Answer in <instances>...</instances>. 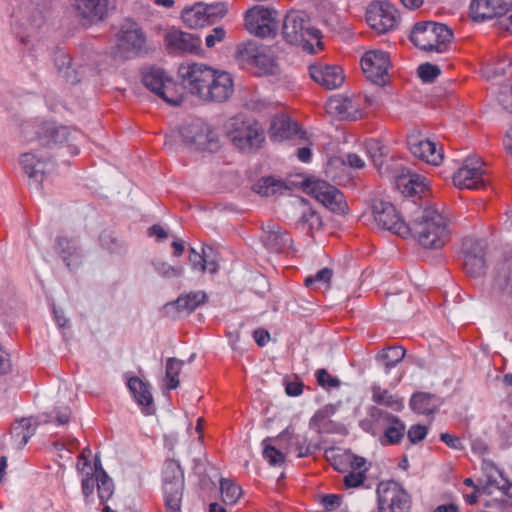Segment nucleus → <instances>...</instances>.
<instances>
[{
  "label": "nucleus",
  "instance_id": "42",
  "mask_svg": "<svg viewBox=\"0 0 512 512\" xmlns=\"http://www.w3.org/2000/svg\"><path fill=\"white\" fill-rule=\"evenodd\" d=\"M463 268L465 272L473 278H478L486 272V260L485 257L463 256Z\"/></svg>",
  "mask_w": 512,
  "mask_h": 512
},
{
  "label": "nucleus",
  "instance_id": "61",
  "mask_svg": "<svg viewBox=\"0 0 512 512\" xmlns=\"http://www.w3.org/2000/svg\"><path fill=\"white\" fill-rule=\"evenodd\" d=\"M225 36L226 31L223 27H215L208 35H206L205 44L208 48H213L217 43L222 42L225 39Z\"/></svg>",
  "mask_w": 512,
  "mask_h": 512
},
{
  "label": "nucleus",
  "instance_id": "28",
  "mask_svg": "<svg viewBox=\"0 0 512 512\" xmlns=\"http://www.w3.org/2000/svg\"><path fill=\"white\" fill-rule=\"evenodd\" d=\"M20 165L28 178L34 181L35 188L39 189L47 166L46 161L34 153L27 152L20 156Z\"/></svg>",
  "mask_w": 512,
  "mask_h": 512
},
{
  "label": "nucleus",
  "instance_id": "46",
  "mask_svg": "<svg viewBox=\"0 0 512 512\" xmlns=\"http://www.w3.org/2000/svg\"><path fill=\"white\" fill-rule=\"evenodd\" d=\"M97 493L101 503L107 502L114 493V482L106 471L101 476H96Z\"/></svg>",
  "mask_w": 512,
  "mask_h": 512
},
{
  "label": "nucleus",
  "instance_id": "30",
  "mask_svg": "<svg viewBox=\"0 0 512 512\" xmlns=\"http://www.w3.org/2000/svg\"><path fill=\"white\" fill-rule=\"evenodd\" d=\"M298 124L286 115L275 116L270 126V138L274 141L290 139L298 134Z\"/></svg>",
  "mask_w": 512,
  "mask_h": 512
},
{
  "label": "nucleus",
  "instance_id": "40",
  "mask_svg": "<svg viewBox=\"0 0 512 512\" xmlns=\"http://www.w3.org/2000/svg\"><path fill=\"white\" fill-rule=\"evenodd\" d=\"M207 299V295L202 291L190 292L189 294L180 296L175 301L179 311L192 312L199 305L203 304Z\"/></svg>",
  "mask_w": 512,
  "mask_h": 512
},
{
  "label": "nucleus",
  "instance_id": "36",
  "mask_svg": "<svg viewBox=\"0 0 512 512\" xmlns=\"http://www.w3.org/2000/svg\"><path fill=\"white\" fill-rule=\"evenodd\" d=\"M512 62L507 56L494 57L485 63L481 69L486 79L492 80L506 73Z\"/></svg>",
  "mask_w": 512,
  "mask_h": 512
},
{
  "label": "nucleus",
  "instance_id": "10",
  "mask_svg": "<svg viewBox=\"0 0 512 512\" xmlns=\"http://www.w3.org/2000/svg\"><path fill=\"white\" fill-rule=\"evenodd\" d=\"M379 512H409L410 495L396 481L381 482L377 487Z\"/></svg>",
  "mask_w": 512,
  "mask_h": 512
},
{
  "label": "nucleus",
  "instance_id": "31",
  "mask_svg": "<svg viewBox=\"0 0 512 512\" xmlns=\"http://www.w3.org/2000/svg\"><path fill=\"white\" fill-rule=\"evenodd\" d=\"M494 289L512 297V257L506 258L496 269Z\"/></svg>",
  "mask_w": 512,
  "mask_h": 512
},
{
  "label": "nucleus",
  "instance_id": "48",
  "mask_svg": "<svg viewBox=\"0 0 512 512\" xmlns=\"http://www.w3.org/2000/svg\"><path fill=\"white\" fill-rule=\"evenodd\" d=\"M204 9L206 11V23L212 25L223 19L227 12L228 6L226 2H215L211 4L204 3Z\"/></svg>",
  "mask_w": 512,
  "mask_h": 512
},
{
  "label": "nucleus",
  "instance_id": "20",
  "mask_svg": "<svg viewBox=\"0 0 512 512\" xmlns=\"http://www.w3.org/2000/svg\"><path fill=\"white\" fill-rule=\"evenodd\" d=\"M408 147L412 155L427 164L438 166L443 161L442 148H437V144L429 139L423 138L417 134L408 136Z\"/></svg>",
  "mask_w": 512,
  "mask_h": 512
},
{
  "label": "nucleus",
  "instance_id": "41",
  "mask_svg": "<svg viewBox=\"0 0 512 512\" xmlns=\"http://www.w3.org/2000/svg\"><path fill=\"white\" fill-rule=\"evenodd\" d=\"M184 361L171 357L166 361L165 379L167 381V389H176L179 386L178 376L182 370Z\"/></svg>",
  "mask_w": 512,
  "mask_h": 512
},
{
  "label": "nucleus",
  "instance_id": "5",
  "mask_svg": "<svg viewBox=\"0 0 512 512\" xmlns=\"http://www.w3.org/2000/svg\"><path fill=\"white\" fill-rule=\"evenodd\" d=\"M452 38V31L447 25L434 21L416 23L410 34V40L415 46L437 53H444Z\"/></svg>",
  "mask_w": 512,
  "mask_h": 512
},
{
  "label": "nucleus",
  "instance_id": "39",
  "mask_svg": "<svg viewBox=\"0 0 512 512\" xmlns=\"http://www.w3.org/2000/svg\"><path fill=\"white\" fill-rule=\"evenodd\" d=\"M410 407L419 414H430L436 408L434 396L428 393H414L410 399Z\"/></svg>",
  "mask_w": 512,
  "mask_h": 512
},
{
  "label": "nucleus",
  "instance_id": "18",
  "mask_svg": "<svg viewBox=\"0 0 512 512\" xmlns=\"http://www.w3.org/2000/svg\"><path fill=\"white\" fill-rule=\"evenodd\" d=\"M479 159L468 158L453 175V183L460 189H479L485 185L484 169Z\"/></svg>",
  "mask_w": 512,
  "mask_h": 512
},
{
  "label": "nucleus",
  "instance_id": "57",
  "mask_svg": "<svg viewBox=\"0 0 512 512\" xmlns=\"http://www.w3.org/2000/svg\"><path fill=\"white\" fill-rule=\"evenodd\" d=\"M329 419L325 411H318L310 420V427L318 433L328 432Z\"/></svg>",
  "mask_w": 512,
  "mask_h": 512
},
{
  "label": "nucleus",
  "instance_id": "33",
  "mask_svg": "<svg viewBox=\"0 0 512 512\" xmlns=\"http://www.w3.org/2000/svg\"><path fill=\"white\" fill-rule=\"evenodd\" d=\"M128 387L137 403L144 407V413L151 414L153 411V397L148 385L138 377H131L128 381Z\"/></svg>",
  "mask_w": 512,
  "mask_h": 512
},
{
  "label": "nucleus",
  "instance_id": "44",
  "mask_svg": "<svg viewBox=\"0 0 512 512\" xmlns=\"http://www.w3.org/2000/svg\"><path fill=\"white\" fill-rule=\"evenodd\" d=\"M220 490L223 502L227 505L235 504L242 494L240 486L225 478L220 481Z\"/></svg>",
  "mask_w": 512,
  "mask_h": 512
},
{
  "label": "nucleus",
  "instance_id": "1",
  "mask_svg": "<svg viewBox=\"0 0 512 512\" xmlns=\"http://www.w3.org/2000/svg\"><path fill=\"white\" fill-rule=\"evenodd\" d=\"M178 75L184 88L207 102H224L233 93V79L204 63L186 62L179 66Z\"/></svg>",
  "mask_w": 512,
  "mask_h": 512
},
{
  "label": "nucleus",
  "instance_id": "38",
  "mask_svg": "<svg viewBox=\"0 0 512 512\" xmlns=\"http://www.w3.org/2000/svg\"><path fill=\"white\" fill-rule=\"evenodd\" d=\"M372 399L375 403L387 406L396 412L401 411L404 407L401 398L390 394L387 390L382 389L379 386L372 387Z\"/></svg>",
  "mask_w": 512,
  "mask_h": 512
},
{
  "label": "nucleus",
  "instance_id": "51",
  "mask_svg": "<svg viewBox=\"0 0 512 512\" xmlns=\"http://www.w3.org/2000/svg\"><path fill=\"white\" fill-rule=\"evenodd\" d=\"M486 243L481 239L466 237L463 239L461 252L463 256L485 257Z\"/></svg>",
  "mask_w": 512,
  "mask_h": 512
},
{
  "label": "nucleus",
  "instance_id": "2",
  "mask_svg": "<svg viewBox=\"0 0 512 512\" xmlns=\"http://www.w3.org/2000/svg\"><path fill=\"white\" fill-rule=\"evenodd\" d=\"M410 234L417 238L422 247L440 249L450 240V220L436 207L428 206L413 219Z\"/></svg>",
  "mask_w": 512,
  "mask_h": 512
},
{
  "label": "nucleus",
  "instance_id": "14",
  "mask_svg": "<svg viewBox=\"0 0 512 512\" xmlns=\"http://www.w3.org/2000/svg\"><path fill=\"white\" fill-rule=\"evenodd\" d=\"M366 21L377 32L385 33L396 27L399 22V14L391 3L375 1L367 8Z\"/></svg>",
  "mask_w": 512,
  "mask_h": 512
},
{
  "label": "nucleus",
  "instance_id": "29",
  "mask_svg": "<svg viewBox=\"0 0 512 512\" xmlns=\"http://www.w3.org/2000/svg\"><path fill=\"white\" fill-rule=\"evenodd\" d=\"M481 471L483 475L479 478L478 482L481 485L482 493L491 495L494 488L501 490L502 478L505 477L502 471H500L493 462L483 460Z\"/></svg>",
  "mask_w": 512,
  "mask_h": 512
},
{
  "label": "nucleus",
  "instance_id": "26",
  "mask_svg": "<svg viewBox=\"0 0 512 512\" xmlns=\"http://www.w3.org/2000/svg\"><path fill=\"white\" fill-rule=\"evenodd\" d=\"M261 240L264 246L273 252H282L288 248L292 242L289 234L275 223L269 222L262 229Z\"/></svg>",
  "mask_w": 512,
  "mask_h": 512
},
{
  "label": "nucleus",
  "instance_id": "15",
  "mask_svg": "<svg viewBox=\"0 0 512 512\" xmlns=\"http://www.w3.org/2000/svg\"><path fill=\"white\" fill-rule=\"evenodd\" d=\"M310 194L326 208L336 213H344L347 205L343 193L325 181H313L308 184Z\"/></svg>",
  "mask_w": 512,
  "mask_h": 512
},
{
  "label": "nucleus",
  "instance_id": "6",
  "mask_svg": "<svg viewBox=\"0 0 512 512\" xmlns=\"http://www.w3.org/2000/svg\"><path fill=\"white\" fill-rule=\"evenodd\" d=\"M179 132L185 145L192 150L215 152L220 147L218 133L202 119L186 122Z\"/></svg>",
  "mask_w": 512,
  "mask_h": 512
},
{
  "label": "nucleus",
  "instance_id": "56",
  "mask_svg": "<svg viewBox=\"0 0 512 512\" xmlns=\"http://www.w3.org/2000/svg\"><path fill=\"white\" fill-rule=\"evenodd\" d=\"M441 71L437 65L424 63L418 67L419 77L427 83L433 82L440 75Z\"/></svg>",
  "mask_w": 512,
  "mask_h": 512
},
{
  "label": "nucleus",
  "instance_id": "12",
  "mask_svg": "<svg viewBox=\"0 0 512 512\" xmlns=\"http://www.w3.org/2000/svg\"><path fill=\"white\" fill-rule=\"evenodd\" d=\"M372 212L375 222L382 229L403 238L410 235V225L404 221L392 203L384 200H374Z\"/></svg>",
  "mask_w": 512,
  "mask_h": 512
},
{
  "label": "nucleus",
  "instance_id": "9",
  "mask_svg": "<svg viewBox=\"0 0 512 512\" xmlns=\"http://www.w3.org/2000/svg\"><path fill=\"white\" fill-rule=\"evenodd\" d=\"M38 138L43 145H67L68 151L72 155L79 153L78 143L84 138L83 134L67 126L58 125L54 122L43 123L38 132Z\"/></svg>",
  "mask_w": 512,
  "mask_h": 512
},
{
  "label": "nucleus",
  "instance_id": "55",
  "mask_svg": "<svg viewBox=\"0 0 512 512\" xmlns=\"http://www.w3.org/2000/svg\"><path fill=\"white\" fill-rule=\"evenodd\" d=\"M205 250L202 248V253H198L195 248L189 249V263L192 270L204 273L206 271V257Z\"/></svg>",
  "mask_w": 512,
  "mask_h": 512
},
{
  "label": "nucleus",
  "instance_id": "3",
  "mask_svg": "<svg viewBox=\"0 0 512 512\" xmlns=\"http://www.w3.org/2000/svg\"><path fill=\"white\" fill-rule=\"evenodd\" d=\"M284 39L300 46L310 54L322 49L321 32L315 28L309 16L303 11H290L286 14L282 27Z\"/></svg>",
  "mask_w": 512,
  "mask_h": 512
},
{
  "label": "nucleus",
  "instance_id": "64",
  "mask_svg": "<svg viewBox=\"0 0 512 512\" xmlns=\"http://www.w3.org/2000/svg\"><path fill=\"white\" fill-rule=\"evenodd\" d=\"M95 484H96V476L90 475L89 473H87L86 476L82 479L81 488H82V493L86 499L89 498L93 494Z\"/></svg>",
  "mask_w": 512,
  "mask_h": 512
},
{
  "label": "nucleus",
  "instance_id": "45",
  "mask_svg": "<svg viewBox=\"0 0 512 512\" xmlns=\"http://www.w3.org/2000/svg\"><path fill=\"white\" fill-rule=\"evenodd\" d=\"M366 149L376 167L383 165V158L388 155V147L378 139L366 141Z\"/></svg>",
  "mask_w": 512,
  "mask_h": 512
},
{
  "label": "nucleus",
  "instance_id": "50",
  "mask_svg": "<svg viewBox=\"0 0 512 512\" xmlns=\"http://www.w3.org/2000/svg\"><path fill=\"white\" fill-rule=\"evenodd\" d=\"M283 188V183L272 177L263 178L254 185V191L262 196H273Z\"/></svg>",
  "mask_w": 512,
  "mask_h": 512
},
{
  "label": "nucleus",
  "instance_id": "8",
  "mask_svg": "<svg viewBox=\"0 0 512 512\" xmlns=\"http://www.w3.org/2000/svg\"><path fill=\"white\" fill-rule=\"evenodd\" d=\"M244 20L246 30L260 38L276 36L279 28L278 12L263 5L248 9Z\"/></svg>",
  "mask_w": 512,
  "mask_h": 512
},
{
  "label": "nucleus",
  "instance_id": "27",
  "mask_svg": "<svg viewBox=\"0 0 512 512\" xmlns=\"http://www.w3.org/2000/svg\"><path fill=\"white\" fill-rule=\"evenodd\" d=\"M78 14L90 24L103 20L108 14V0H75Z\"/></svg>",
  "mask_w": 512,
  "mask_h": 512
},
{
  "label": "nucleus",
  "instance_id": "24",
  "mask_svg": "<svg viewBox=\"0 0 512 512\" xmlns=\"http://www.w3.org/2000/svg\"><path fill=\"white\" fill-rule=\"evenodd\" d=\"M370 416L376 421H384L388 424L384 437L389 444L399 443L403 438L406 427L405 424L396 416L391 415L377 407L370 409Z\"/></svg>",
  "mask_w": 512,
  "mask_h": 512
},
{
  "label": "nucleus",
  "instance_id": "4",
  "mask_svg": "<svg viewBox=\"0 0 512 512\" xmlns=\"http://www.w3.org/2000/svg\"><path fill=\"white\" fill-rule=\"evenodd\" d=\"M325 457L335 470L347 473L343 478L346 488L359 487L366 480V472L369 467L364 457L338 447L326 449Z\"/></svg>",
  "mask_w": 512,
  "mask_h": 512
},
{
  "label": "nucleus",
  "instance_id": "19",
  "mask_svg": "<svg viewBox=\"0 0 512 512\" xmlns=\"http://www.w3.org/2000/svg\"><path fill=\"white\" fill-rule=\"evenodd\" d=\"M142 82L150 91L157 96L161 97L165 102L171 105H179L181 99L179 97H170L168 92L173 87L172 80L166 75L165 71L161 68H151L144 73Z\"/></svg>",
  "mask_w": 512,
  "mask_h": 512
},
{
  "label": "nucleus",
  "instance_id": "35",
  "mask_svg": "<svg viewBox=\"0 0 512 512\" xmlns=\"http://www.w3.org/2000/svg\"><path fill=\"white\" fill-rule=\"evenodd\" d=\"M206 11L204 3L198 2L191 7H187L182 12L184 23L190 28L204 27L206 23Z\"/></svg>",
  "mask_w": 512,
  "mask_h": 512
},
{
  "label": "nucleus",
  "instance_id": "59",
  "mask_svg": "<svg viewBox=\"0 0 512 512\" xmlns=\"http://www.w3.org/2000/svg\"><path fill=\"white\" fill-rule=\"evenodd\" d=\"M238 54L243 60H254V62L258 63L259 52L256 44L254 43H247L243 46H239Z\"/></svg>",
  "mask_w": 512,
  "mask_h": 512
},
{
  "label": "nucleus",
  "instance_id": "53",
  "mask_svg": "<svg viewBox=\"0 0 512 512\" xmlns=\"http://www.w3.org/2000/svg\"><path fill=\"white\" fill-rule=\"evenodd\" d=\"M298 224L309 232L321 226V218L314 210L308 208L303 211Z\"/></svg>",
  "mask_w": 512,
  "mask_h": 512
},
{
  "label": "nucleus",
  "instance_id": "21",
  "mask_svg": "<svg viewBox=\"0 0 512 512\" xmlns=\"http://www.w3.org/2000/svg\"><path fill=\"white\" fill-rule=\"evenodd\" d=\"M512 7V0H472L470 15L475 21L504 16Z\"/></svg>",
  "mask_w": 512,
  "mask_h": 512
},
{
  "label": "nucleus",
  "instance_id": "17",
  "mask_svg": "<svg viewBox=\"0 0 512 512\" xmlns=\"http://www.w3.org/2000/svg\"><path fill=\"white\" fill-rule=\"evenodd\" d=\"M164 43L169 54H199L202 41L195 34L171 29L165 34Z\"/></svg>",
  "mask_w": 512,
  "mask_h": 512
},
{
  "label": "nucleus",
  "instance_id": "25",
  "mask_svg": "<svg viewBox=\"0 0 512 512\" xmlns=\"http://www.w3.org/2000/svg\"><path fill=\"white\" fill-rule=\"evenodd\" d=\"M52 422V419L46 417L43 420L32 417L22 418L14 423L11 429V435L14 445L17 449H22L35 434L37 426L41 423Z\"/></svg>",
  "mask_w": 512,
  "mask_h": 512
},
{
  "label": "nucleus",
  "instance_id": "22",
  "mask_svg": "<svg viewBox=\"0 0 512 512\" xmlns=\"http://www.w3.org/2000/svg\"><path fill=\"white\" fill-rule=\"evenodd\" d=\"M309 74L313 81L332 90L340 87L345 79L343 70L337 65L315 63L309 66Z\"/></svg>",
  "mask_w": 512,
  "mask_h": 512
},
{
  "label": "nucleus",
  "instance_id": "54",
  "mask_svg": "<svg viewBox=\"0 0 512 512\" xmlns=\"http://www.w3.org/2000/svg\"><path fill=\"white\" fill-rule=\"evenodd\" d=\"M57 251L61 254L63 260L66 262L68 268L71 263L68 261L69 257L76 255L77 248L75 244L66 237H59L57 239Z\"/></svg>",
  "mask_w": 512,
  "mask_h": 512
},
{
  "label": "nucleus",
  "instance_id": "23",
  "mask_svg": "<svg viewBox=\"0 0 512 512\" xmlns=\"http://www.w3.org/2000/svg\"><path fill=\"white\" fill-rule=\"evenodd\" d=\"M326 109L344 120H357L362 117V112L358 101L349 96L334 95L326 103Z\"/></svg>",
  "mask_w": 512,
  "mask_h": 512
},
{
  "label": "nucleus",
  "instance_id": "43",
  "mask_svg": "<svg viewBox=\"0 0 512 512\" xmlns=\"http://www.w3.org/2000/svg\"><path fill=\"white\" fill-rule=\"evenodd\" d=\"M155 272L162 278L171 279L179 278L183 275L184 267L182 265L173 266L166 261L153 259L151 261Z\"/></svg>",
  "mask_w": 512,
  "mask_h": 512
},
{
  "label": "nucleus",
  "instance_id": "62",
  "mask_svg": "<svg viewBox=\"0 0 512 512\" xmlns=\"http://www.w3.org/2000/svg\"><path fill=\"white\" fill-rule=\"evenodd\" d=\"M427 435V428L424 425H413L410 427V429L407 431L408 439L411 443L415 444L425 438Z\"/></svg>",
  "mask_w": 512,
  "mask_h": 512
},
{
  "label": "nucleus",
  "instance_id": "47",
  "mask_svg": "<svg viewBox=\"0 0 512 512\" xmlns=\"http://www.w3.org/2000/svg\"><path fill=\"white\" fill-rule=\"evenodd\" d=\"M332 276L333 271L326 267L319 270L315 275L306 277L305 285L314 289H320L321 287L327 289L330 286Z\"/></svg>",
  "mask_w": 512,
  "mask_h": 512
},
{
  "label": "nucleus",
  "instance_id": "32",
  "mask_svg": "<svg viewBox=\"0 0 512 512\" xmlns=\"http://www.w3.org/2000/svg\"><path fill=\"white\" fill-rule=\"evenodd\" d=\"M55 66L58 69V73L68 83L76 84L83 78L84 73L88 70V67H81L80 70L71 67V58L68 54L60 52L55 57Z\"/></svg>",
  "mask_w": 512,
  "mask_h": 512
},
{
  "label": "nucleus",
  "instance_id": "49",
  "mask_svg": "<svg viewBox=\"0 0 512 512\" xmlns=\"http://www.w3.org/2000/svg\"><path fill=\"white\" fill-rule=\"evenodd\" d=\"M288 439H292V445L295 447V450L297 451V457L303 458L310 455H313L318 449L319 446L316 444H311L307 437L304 435H296L293 438L291 437V434Z\"/></svg>",
  "mask_w": 512,
  "mask_h": 512
},
{
  "label": "nucleus",
  "instance_id": "63",
  "mask_svg": "<svg viewBox=\"0 0 512 512\" xmlns=\"http://www.w3.org/2000/svg\"><path fill=\"white\" fill-rule=\"evenodd\" d=\"M498 101L504 109L512 113V85L504 86L499 95Z\"/></svg>",
  "mask_w": 512,
  "mask_h": 512
},
{
  "label": "nucleus",
  "instance_id": "60",
  "mask_svg": "<svg viewBox=\"0 0 512 512\" xmlns=\"http://www.w3.org/2000/svg\"><path fill=\"white\" fill-rule=\"evenodd\" d=\"M405 177H401V179H405ZM408 182L406 184V187L408 185L411 186V190L415 193L422 192L426 186V178L424 176L418 175L414 172H408L407 174Z\"/></svg>",
  "mask_w": 512,
  "mask_h": 512
},
{
  "label": "nucleus",
  "instance_id": "34",
  "mask_svg": "<svg viewBox=\"0 0 512 512\" xmlns=\"http://www.w3.org/2000/svg\"><path fill=\"white\" fill-rule=\"evenodd\" d=\"M290 432L288 429L283 431L276 439L266 438L263 440V457L272 466H281L285 461V454L279 450L271 442H281L289 437Z\"/></svg>",
  "mask_w": 512,
  "mask_h": 512
},
{
  "label": "nucleus",
  "instance_id": "52",
  "mask_svg": "<svg viewBox=\"0 0 512 512\" xmlns=\"http://www.w3.org/2000/svg\"><path fill=\"white\" fill-rule=\"evenodd\" d=\"M100 243L110 253L123 254L126 251L124 244L111 232L104 231L100 235Z\"/></svg>",
  "mask_w": 512,
  "mask_h": 512
},
{
  "label": "nucleus",
  "instance_id": "16",
  "mask_svg": "<svg viewBox=\"0 0 512 512\" xmlns=\"http://www.w3.org/2000/svg\"><path fill=\"white\" fill-rule=\"evenodd\" d=\"M362 70L367 79L375 84H384L390 66V59L382 50H371L361 58Z\"/></svg>",
  "mask_w": 512,
  "mask_h": 512
},
{
  "label": "nucleus",
  "instance_id": "11",
  "mask_svg": "<svg viewBox=\"0 0 512 512\" xmlns=\"http://www.w3.org/2000/svg\"><path fill=\"white\" fill-rule=\"evenodd\" d=\"M147 38L142 28L129 22L122 26L118 35L115 54L122 59H130L146 52Z\"/></svg>",
  "mask_w": 512,
  "mask_h": 512
},
{
  "label": "nucleus",
  "instance_id": "13",
  "mask_svg": "<svg viewBox=\"0 0 512 512\" xmlns=\"http://www.w3.org/2000/svg\"><path fill=\"white\" fill-rule=\"evenodd\" d=\"M165 506L177 511L184 487L183 471L175 460H167L163 468Z\"/></svg>",
  "mask_w": 512,
  "mask_h": 512
},
{
  "label": "nucleus",
  "instance_id": "58",
  "mask_svg": "<svg viewBox=\"0 0 512 512\" xmlns=\"http://www.w3.org/2000/svg\"><path fill=\"white\" fill-rule=\"evenodd\" d=\"M317 382L320 386L326 388V387H339L341 384V381L331 376L327 370L325 369H319L316 372Z\"/></svg>",
  "mask_w": 512,
  "mask_h": 512
},
{
  "label": "nucleus",
  "instance_id": "37",
  "mask_svg": "<svg viewBox=\"0 0 512 512\" xmlns=\"http://www.w3.org/2000/svg\"><path fill=\"white\" fill-rule=\"evenodd\" d=\"M406 355V350L402 346H391L382 349L377 359L382 363L386 372H389L391 368L395 367L399 362L403 360Z\"/></svg>",
  "mask_w": 512,
  "mask_h": 512
},
{
  "label": "nucleus",
  "instance_id": "7",
  "mask_svg": "<svg viewBox=\"0 0 512 512\" xmlns=\"http://www.w3.org/2000/svg\"><path fill=\"white\" fill-rule=\"evenodd\" d=\"M225 129L230 141L242 151L258 149L264 141V134L259 125L245 121L240 115L230 118L225 124Z\"/></svg>",
  "mask_w": 512,
  "mask_h": 512
}]
</instances>
